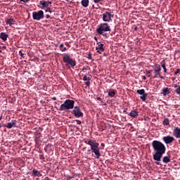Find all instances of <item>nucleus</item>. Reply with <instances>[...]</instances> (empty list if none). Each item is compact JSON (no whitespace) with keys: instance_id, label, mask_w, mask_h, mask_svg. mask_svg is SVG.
I'll use <instances>...</instances> for the list:
<instances>
[{"instance_id":"nucleus-62","label":"nucleus","mask_w":180,"mask_h":180,"mask_svg":"<svg viewBox=\"0 0 180 180\" xmlns=\"http://www.w3.org/2000/svg\"><path fill=\"white\" fill-rule=\"evenodd\" d=\"M84 70H85V68H83V70H82L84 71Z\"/></svg>"},{"instance_id":"nucleus-22","label":"nucleus","mask_w":180,"mask_h":180,"mask_svg":"<svg viewBox=\"0 0 180 180\" xmlns=\"http://www.w3.org/2000/svg\"><path fill=\"white\" fill-rule=\"evenodd\" d=\"M160 64H161L162 68L163 70H164V72H165V73L168 72L167 70V66H166L165 60H163L161 62Z\"/></svg>"},{"instance_id":"nucleus-28","label":"nucleus","mask_w":180,"mask_h":180,"mask_svg":"<svg viewBox=\"0 0 180 180\" xmlns=\"http://www.w3.org/2000/svg\"><path fill=\"white\" fill-rule=\"evenodd\" d=\"M83 81H91V78L86 75H84L83 77Z\"/></svg>"},{"instance_id":"nucleus-45","label":"nucleus","mask_w":180,"mask_h":180,"mask_svg":"<svg viewBox=\"0 0 180 180\" xmlns=\"http://www.w3.org/2000/svg\"><path fill=\"white\" fill-rule=\"evenodd\" d=\"M28 1H30V0H20V2L26 3V2H28Z\"/></svg>"},{"instance_id":"nucleus-17","label":"nucleus","mask_w":180,"mask_h":180,"mask_svg":"<svg viewBox=\"0 0 180 180\" xmlns=\"http://www.w3.org/2000/svg\"><path fill=\"white\" fill-rule=\"evenodd\" d=\"M39 5H41V9H44V8H49V3L46 1H39Z\"/></svg>"},{"instance_id":"nucleus-64","label":"nucleus","mask_w":180,"mask_h":180,"mask_svg":"<svg viewBox=\"0 0 180 180\" xmlns=\"http://www.w3.org/2000/svg\"><path fill=\"white\" fill-rule=\"evenodd\" d=\"M66 1H68V0H66Z\"/></svg>"},{"instance_id":"nucleus-3","label":"nucleus","mask_w":180,"mask_h":180,"mask_svg":"<svg viewBox=\"0 0 180 180\" xmlns=\"http://www.w3.org/2000/svg\"><path fill=\"white\" fill-rule=\"evenodd\" d=\"M63 61L65 63V67H68L69 70H71V68H74V67L77 65V61L75 60V59H73L71 57H70L68 53H64L63 57Z\"/></svg>"},{"instance_id":"nucleus-33","label":"nucleus","mask_w":180,"mask_h":180,"mask_svg":"<svg viewBox=\"0 0 180 180\" xmlns=\"http://www.w3.org/2000/svg\"><path fill=\"white\" fill-rule=\"evenodd\" d=\"M108 96H111V98L113 97V91H110L108 92Z\"/></svg>"},{"instance_id":"nucleus-30","label":"nucleus","mask_w":180,"mask_h":180,"mask_svg":"<svg viewBox=\"0 0 180 180\" xmlns=\"http://www.w3.org/2000/svg\"><path fill=\"white\" fill-rule=\"evenodd\" d=\"M45 12H49V13H51L53 11H51V8L46 7V9L45 10Z\"/></svg>"},{"instance_id":"nucleus-54","label":"nucleus","mask_w":180,"mask_h":180,"mask_svg":"<svg viewBox=\"0 0 180 180\" xmlns=\"http://www.w3.org/2000/svg\"><path fill=\"white\" fill-rule=\"evenodd\" d=\"M115 95H116V92L113 91V96H115Z\"/></svg>"},{"instance_id":"nucleus-26","label":"nucleus","mask_w":180,"mask_h":180,"mask_svg":"<svg viewBox=\"0 0 180 180\" xmlns=\"http://www.w3.org/2000/svg\"><path fill=\"white\" fill-rule=\"evenodd\" d=\"M47 148H51V143H49L46 145V147L44 148L45 153H47Z\"/></svg>"},{"instance_id":"nucleus-18","label":"nucleus","mask_w":180,"mask_h":180,"mask_svg":"<svg viewBox=\"0 0 180 180\" xmlns=\"http://www.w3.org/2000/svg\"><path fill=\"white\" fill-rule=\"evenodd\" d=\"M32 175H34V176H39V177H40V176H41L42 174H41V173L40 172L37 171L35 169H33V170H32Z\"/></svg>"},{"instance_id":"nucleus-34","label":"nucleus","mask_w":180,"mask_h":180,"mask_svg":"<svg viewBox=\"0 0 180 180\" xmlns=\"http://www.w3.org/2000/svg\"><path fill=\"white\" fill-rule=\"evenodd\" d=\"M180 74V69H177L176 71L174 72L175 75H179Z\"/></svg>"},{"instance_id":"nucleus-7","label":"nucleus","mask_w":180,"mask_h":180,"mask_svg":"<svg viewBox=\"0 0 180 180\" xmlns=\"http://www.w3.org/2000/svg\"><path fill=\"white\" fill-rule=\"evenodd\" d=\"M73 110L72 111V115H74L75 117H82L84 116V112L81 110V108L79 106H75L73 108Z\"/></svg>"},{"instance_id":"nucleus-53","label":"nucleus","mask_w":180,"mask_h":180,"mask_svg":"<svg viewBox=\"0 0 180 180\" xmlns=\"http://www.w3.org/2000/svg\"><path fill=\"white\" fill-rule=\"evenodd\" d=\"M52 99H53V101H57V98H56V97H53Z\"/></svg>"},{"instance_id":"nucleus-13","label":"nucleus","mask_w":180,"mask_h":180,"mask_svg":"<svg viewBox=\"0 0 180 180\" xmlns=\"http://www.w3.org/2000/svg\"><path fill=\"white\" fill-rule=\"evenodd\" d=\"M173 134L176 139H180V129L179 127H176L173 131Z\"/></svg>"},{"instance_id":"nucleus-1","label":"nucleus","mask_w":180,"mask_h":180,"mask_svg":"<svg viewBox=\"0 0 180 180\" xmlns=\"http://www.w3.org/2000/svg\"><path fill=\"white\" fill-rule=\"evenodd\" d=\"M152 147L153 148V151H155V154L153 155V160L155 162L157 165H160L159 161H161V158H162V155L167 151V148L165 145L162 143V142L160 141H153Z\"/></svg>"},{"instance_id":"nucleus-16","label":"nucleus","mask_w":180,"mask_h":180,"mask_svg":"<svg viewBox=\"0 0 180 180\" xmlns=\"http://www.w3.org/2000/svg\"><path fill=\"white\" fill-rule=\"evenodd\" d=\"M16 120H12L11 122H8L6 125L7 129H12L13 127H15Z\"/></svg>"},{"instance_id":"nucleus-46","label":"nucleus","mask_w":180,"mask_h":180,"mask_svg":"<svg viewBox=\"0 0 180 180\" xmlns=\"http://www.w3.org/2000/svg\"><path fill=\"white\" fill-rule=\"evenodd\" d=\"M112 100H108L107 101V103H109L110 105L112 103Z\"/></svg>"},{"instance_id":"nucleus-51","label":"nucleus","mask_w":180,"mask_h":180,"mask_svg":"<svg viewBox=\"0 0 180 180\" xmlns=\"http://www.w3.org/2000/svg\"><path fill=\"white\" fill-rule=\"evenodd\" d=\"M138 29H139V27H134V30H135L136 32H137Z\"/></svg>"},{"instance_id":"nucleus-20","label":"nucleus","mask_w":180,"mask_h":180,"mask_svg":"<svg viewBox=\"0 0 180 180\" xmlns=\"http://www.w3.org/2000/svg\"><path fill=\"white\" fill-rule=\"evenodd\" d=\"M162 94L164 96H167V95H169V94H171V91H169V89L167 87L162 90Z\"/></svg>"},{"instance_id":"nucleus-48","label":"nucleus","mask_w":180,"mask_h":180,"mask_svg":"<svg viewBox=\"0 0 180 180\" xmlns=\"http://www.w3.org/2000/svg\"><path fill=\"white\" fill-rule=\"evenodd\" d=\"M46 19H49V18H50V15H49V14H46Z\"/></svg>"},{"instance_id":"nucleus-47","label":"nucleus","mask_w":180,"mask_h":180,"mask_svg":"<svg viewBox=\"0 0 180 180\" xmlns=\"http://www.w3.org/2000/svg\"><path fill=\"white\" fill-rule=\"evenodd\" d=\"M65 46H67L68 47H71V46H70V44H68V42H65Z\"/></svg>"},{"instance_id":"nucleus-36","label":"nucleus","mask_w":180,"mask_h":180,"mask_svg":"<svg viewBox=\"0 0 180 180\" xmlns=\"http://www.w3.org/2000/svg\"><path fill=\"white\" fill-rule=\"evenodd\" d=\"M103 0H94V4H99V2H102Z\"/></svg>"},{"instance_id":"nucleus-56","label":"nucleus","mask_w":180,"mask_h":180,"mask_svg":"<svg viewBox=\"0 0 180 180\" xmlns=\"http://www.w3.org/2000/svg\"><path fill=\"white\" fill-rule=\"evenodd\" d=\"M95 40H98V38H96V37H94Z\"/></svg>"},{"instance_id":"nucleus-9","label":"nucleus","mask_w":180,"mask_h":180,"mask_svg":"<svg viewBox=\"0 0 180 180\" xmlns=\"http://www.w3.org/2000/svg\"><path fill=\"white\" fill-rule=\"evenodd\" d=\"M162 140L165 144H171V143H173V141H175V138L171 136H164L162 138Z\"/></svg>"},{"instance_id":"nucleus-39","label":"nucleus","mask_w":180,"mask_h":180,"mask_svg":"<svg viewBox=\"0 0 180 180\" xmlns=\"http://www.w3.org/2000/svg\"><path fill=\"white\" fill-rule=\"evenodd\" d=\"M96 100L100 101V102H101V103H103V101H102V98L101 97H97Z\"/></svg>"},{"instance_id":"nucleus-6","label":"nucleus","mask_w":180,"mask_h":180,"mask_svg":"<svg viewBox=\"0 0 180 180\" xmlns=\"http://www.w3.org/2000/svg\"><path fill=\"white\" fill-rule=\"evenodd\" d=\"M32 18L34 20H41V19H44V12L41 10L37 12L34 11L32 13Z\"/></svg>"},{"instance_id":"nucleus-59","label":"nucleus","mask_w":180,"mask_h":180,"mask_svg":"<svg viewBox=\"0 0 180 180\" xmlns=\"http://www.w3.org/2000/svg\"><path fill=\"white\" fill-rule=\"evenodd\" d=\"M0 53H2V50L0 49Z\"/></svg>"},{"instance_id":"nucleus-12","label":"nucleus","mask_w":180,"mask_h":180,"mask_svg":"<svg viewBox=\"0 0 180 180\" xmlns=\"http://www.w3.org/2000/svg\"><path fill=\"white\" fill-rule=\"evenodd\" d=\"M96 50H97V53H99V54H102L105 51V49H103V44H100L98 45V46L96 48Z\"/></svg>"},{"instance_id":"nucleus-38","label":"nucleus","mask_w":180,"mask_h":180,"mask_svg":"<svg viewBox=\"0 0 180 180\" xmlns=\"http://www.w3.org/2000/svg\"><path fill=\"white\" fill-rule=\"evenodd\" d=\"M85 84L86 85V86H89V85H91V82L88 80L87 82H86Z\"/></svg>"},{"instance_id":"nucleus-31","label":"nucleus","mask_w":180,"mask_h":180,"mask_svg":"<svg viewBox=\"0 0 180 180\" xmlns=\"http://www.w3.org/2000/svg\"><path fill=\"white\" fill-rule=\"evenodd\" d=\"M39 160L44 161L46 160V158L44 157V155H39Z\"/></svg>"},{"instance_id":"nucleus-41","label":"nucleus","mask_w":180,"mask_h":180,"mask_svg":"<svg viewBox=\"0 0 180 180\" xmlns=\"http://www.w3.org/2000/svg\"><path fill=\"white\" fill-rule=\"evenodd\" d=\"M123 112H124V113H126L127 115H129V112H127V108H124Z\"/></svg>"},{"instance_id":"nucleus-15","label":"nucleus","mask_w":180,"mask_h":180,"mask_svg":"<svg viewBox=\"0 0 180 180\" xmlns=\"http://www.w3.org/2000/svg\"><path fill=\"white\" fill-rule=\"evenodd\" d=\"M6 23L9 25V26H12V25H15L16 23V21H15L13 18H7L6 20Z\"/></svg>"},{"instance_id":"nucleus-21","label":"nucleus","mask_w":180,"mask_h":180,"mask_svg":"<svg viewBox=\"0 0 180 180\" xmlns=\"http://www.w3.org/2000/svg\"><path fill=\"white\" fill-rule=\"evenodd\" d=\"M162 162L165 164H168V162H171V158H169L168 156H165L163 157Z\"/></svg>"},{"instance_id":"nucleus-61","label":"nucleus","mask_w":180,"mask_h":180,"mask_svg":"<svg viewBox=\"0 0 180 180\" xmlns=\"http://www.w3.org/2000/svg\"><path fill=\"white\" fill-rule=\"evenodd\" d=\"M86 149V148H84V150Z\"/></svg>"},{"instance_id":"nucleus-5","label":"nucleus","mask_w":180,"mask_h":180,"mask_svg":"<svg viewBox=\"0 0 180 180\" xmlns=\"http://www.w3.org/2000/svg\"><path fill=\"white\" fill-rule=\"evenodd\" d=\"M98 34H103L105 32H110V27L108 25V23H101L98 25V28L96 30Z\"/></svg>"},{"instance_id":"nucleus-27","label":"nucleus","mask_w":180,"mask_h":180,"mask_svg":"<svg viewBox=\"0 0 180 180\" xmlns=\"http://www.w3.org/2000/svg\"><path fill=\"white\" fill-rule=\"evenodd\" d=\"M151 72H153V70H146V75L148 78H150V77H151Z\"/></svg>"},{"instance_id":"nucleus-14","label":"nucleus","mask_w":180,"mask_h":180,"mask_svg":"<svg viewBox=\"0 0 180 180\" xmlns=\"http://www.w3.org/2000/svg\"><path fill=\"white\" fill-rule=\"evenodd\" d=\"M8 37H9V35L5 32H1L0 34V39H1L3 41H6L8 40Z\"/></svg>"},{"instance_id":"nucleus-4","label":"nucleus","mask_w":180,"mask_h":180,"mask_svg":"<svg viewBox=\"0 0 180 180\" xmlns=\"http://www.w3.org/2000/svg\"><path fill=\"white\" fill-rule=\"evenodd\" d=\"M75 101L74 100L67 99L65 102L60 105L59 110L63 112V110H70V109H74V105Z\"/></svg>"},{"instance_id":"nucleus-40","label":"nucleus","mask_w":180,"mask_h":180,"mask_svg":"<svg viewBox=\"0 0 180 180\" xmlns=\"http://www.w3.org/2000/svg\"><path fill=\"white\" fill-rule=\"evenodd\" d=\"M76 123H77V124H81V123H82V122L79 120H76Z\"/></svg>"},{"instance_id":"nucleus-32","label":"nucleus","mask_w":180,"mask_h":180,"mask_svg":"<svg viewBox=\"0 0 180 180\" xmlns=\"http://www.w3.org/2000/svg\"><path fill=\"white\" fill-rule=\"evenodd\" d=\"M19 55L20 56V57H22V58H25V53H23L22 52V50H20V51H19Z\"/></svg>"},{"instance_id":"nucleus-11","label":"nucleus","mask_w":180,"mask_h":180,"mask_svg":"<svg viewBox=\"0 0 180 180\" xmlns=\"http://www.w3.org/2000/svg\"><path fill=\"white\" fill-rule=\"evenodd\" d=\"M129 116H131V117H133L134 119H137L139 117V110H132L129 114Z\"/></svg>"},{"instance_id":"nucleus-49","label":"nucleus","mask_w":180,"mask_h":180,"mask_svg":"<svg viewBox=\"0 0 180 180\" xmlns=\"http://www.w3.org/2000/svg\"><path fill=\"white\" fill-rule=\"evenodd\" d=\"M86 154H91V149L87 150Z\"/></svg>"},{"instance_id":"nucleus-52","label":"nucleus","mask_w":180,"mask_h":180,"mask_svg":"<svg viewBox=\"0 0 180 180\" xmlns=\"http://www.w3.org/2000/svg\"><path fill=\"white\" fill-rule=\"evenodd\" d=\"M143 79L146 80L147 79V77L146 76H143Z\"/></svg>"},{"instance_id":"nucleus-55","label":"nucleus","mask_w":180,"mask_h":180,"mask_svg":"<svg viewBox=\"0 0 180 180\" xmlns=\"http://www.w3.org/2000/svg\"><path fill=\"white\" fill-rule=\"evenodd\" d=\"M174 88H178V86H176V84H175Z\"/></svg>"},{"instance_id":"nucleus-29","label":"nucleus","mask_w":180,"mask_h":180,"mask_svg":"<svg viewBox=\"0 0 180 180\" xmlns=\"http://www.w3.org/2000/svg\"><path fill=\"white\" fill-rule=\"evenodd\" d=\"M175 92L177 94V95H180V86L176 89Z\"/></svg>"},{"instance_id":"nucleus-57","label":"nucleus","mask_w":180,"mask_h":180,"mask_svg":"<svg viewBox=\"0 0 180 180\" xmlns=\"http://www.w3.org/2000/svg\"><path fill=\"white\" fill-rule=\"evenodd\" d=\"M0 120H2V116H0Z\"/></svg>"},{"instance_id":"nucleus-42","label":"nucleus","mask_w":180,"mask_h":180,"mask_svg":"<svg viewBox=\"0 0 180 180\" xmlns=\"http://www.w3.org/2000/svg\"><path fill=\"white\" fill-rule=\"evenodd\" d=\"M59 49H60L61 51V49H64V44H60V46H59Z\"/></svg>"},{"instance_id":"nucleus-24","label":"nucleus","mask_w":180,"mask_h":180,"mask_svg":"<svg viewBox=\"0 0 180 180\" xmlns=\"http://www.w3.org/2000/svg\"><path fill=\"white\" fill-rule=\"evenodd\" d=\"M162 124H164V126H169V119L165 118L162 122Z\"/></svg>"},{"instance_id":"nucleus-60","label":"nucleus","mask_w":180,"mask_h":180,"mask_svg":"<svg viewBox=\"0 0 180 180\" xmlns=\"http://www.w3.org/2000/svg\"><path fill=\"white\" fill-rule=\"evenodd\" d=\"M101 145H102V146H104V144H103V143H101Z\"/></svg>"},{"instance_id":"nucleus-19","label":"nucleus","mask_w":180,"mask_h":180,"mask_svg":"<svg viewBox=\"0 0 180 180\" xmlns=\"http://www.w3.org/2000/svg\"><path fill=\"white\" fill-rule=\"evenodd\" d=\"M81 4L84 8H88V6L89 5V0H82Z\"/></svg>"},{"instance_id":"nucleus-10","label":"nucleus","mask_w":180,"mask_h":180,"mask_svg":"<svg viewBox=\"0 0 180 180\" xmlns=\"http://www.w3.org/2000/svg\"><path fill=\"white\" fill-rule=\"evenodd\" d=\"M112 14H110V13L108 12H105L103 14V20L104 22H110L112 21Z\"/></svg>"},{"instance_id":"nucleus-23","label":"nucleus","mask_w":180,"mask_h":180,"mask_svg":"<svg viewBox=\"0 0 180 180\" xmlns=\"http://www.w3.org/2000/svg\"><path fill=\"white\" fill-rule=\"evenodd\" d=\"M140 99H141L143 102H146V101H147V93L142 94V96H140Z\"/></svg>"},{"instance_id":"nucleus-63","label":"nucleus","mask_w":180,"mask_h":180,"mask_svg":"<svg viewBox=\"0 0 180 180\" xmlns=\"http://www.w3.org/2000/svg\"><path fill=\"white\" fill-rule=\"evenodd\" d=\"M115 176H117V174H115Z\"/></svg>"},{"instance_id":"nucleus-2","label":"nucleus","mask_w":180,"mask_h":180,"mask_svg":"<svg viewBox=\"0 0 180 180\" xmlns=\"http://www.w3.org/2000/svg\"><path fill=\"white\" fill-rule=\"evenodd\" d=\"M86 144H88L91 147V153L95 154L96 158L99 159L101 158V148H99V143H96L95 140H89L85 141Z\"/></svg>"},{"instance_id":"nucleus-58","label":"nucleus","mask_w":180,"mask_h":180,"mask_svg":"<svg viewBox=\"0 0 180 180\" xmlns=\"http://www.w3.org/2000/svg\"><path fill=\"white\" fill-rule=\"evenodd\" d=\"M1 127H2V124H0V129H1Z\"/></svg>"},{"instance_id":"nucleus-35","label":"nucleus","mask_w":180,"mask_h":180,"mask_svg":"<svg viewBox=\"0 0 180 180\" xmlns=\"http://www.w3.org/2000/svg\"><path fill=\"white\" fill-rule=\"evenodd\" d=\"M87 58H89V60H92V53H89Z\"/></svg>"},{"instance_id":"nucleus-25","label":"nucleus","mask_w":180,"mask_h":180,"mask_svg":"<svg viewBox=\"0 0 180 180\" xmlns=\"http://www.w3.org/2000/svg\"><path fill=\"white\" fill-rule=\"evenodd\" d=\"M136 94H139V95H144V94H146V90H144V89H139L136 91Z\"/></svg>"},{"instance_id":"nucleus-50","label":"nucleus","mask_w":180,"mask_h":180,"mask_svg":"<svg viewBox=\"0 0 180 180\" xmlns=\"http://www.w3.org/2000/svg\"><path fill=\"white\" fill-rule=\"evenodd\" d=\"M159 78H160L161 79H164V77L162 76H161V75H160V76H158Z\"/></svg>"},{"instance_id":"nucleus-43","label":"nucleus","mask_w":180,"mask_h":180,"mask_svg":"<svg viewBox=\"0 0 180 180\" xmlns=\"http://www.w3.org/2000/svg\"><path fill=\"white\" fill-rule=\"evenodd\" d=\"M60 51H67V48L64 47L63 49H61Z\"/></svg>"},{"instance_id":"nucleus-44","label":"nucleus","mask_w":180,"mask_h":180,"mask_svg":"<svg viewBox=\"0 0 180 180\" xmlns=\"http://www.w3.org/2000/svg\"><path fill=\"white\" fill-rule=\"evenodd\" d=\"M51 4H53L51 1H48V6H51Z\"/></svg>"},{"instance_id":"nucleus-8","label":"nucleus","mask_w":180,"mask_h":180,"mask_svg":"<svg viewBox=\"0 0 180 180\" xmlns=\"http://www.w3.org/2000/svg\"><path fill=\"white\" fill-rule=\"evenodd\" d=\"M155 70H154V74L153 78H158L160 75H161V66L159 64L155 65Z\"/></svg>"},{"instance_id":"nucleus-37","label":"nucleus","mask_w":180,"mask_h":180,"mask_svg":"<svg viewBox=\"0 0 180 180\" xmlns=\"http://www.w3.org/2000/svg\"><path fill=\"white\" fill-rule=\"evenodd\" d=\"M73 178H74V176H71L70 175L67 176V180H70V179H72Z\"/></svg>"}]
</instances>
